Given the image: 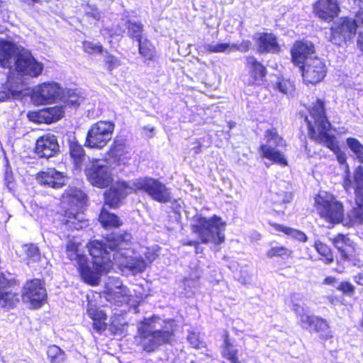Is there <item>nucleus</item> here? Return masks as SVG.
Wrapping results in <instances>:
<instances>
[{
  "label": "nucleus",
  "mask_w": 363,
  "mask_h": 363,
  "mask_svg": "<svg viewBox=\"0 0 363 363\" xmlns=\"http://www.w3.org/2000/svg\"><path fill=\"white\" fill-rule=\"evenodd\" d=\"M308 112L312 119H308V116L305 118L309 138L333 151L336 155L340 164H346V155L340 150L335 135L330 133L333 126L327 116L325 101L319 98L316 99L312 106L308 108Z\"/></svg>",
  "instance_id": "f257e3e1"
},
{
  "label": "nucleus",
  "mask_w": 363,
  "mask_h": 363,
  "mask_svg": "<svg viewBox=\"0 0 363 363\" xmlns=\"http://www.w3.org/2000/svg\"><path fill=\"white\" fill-rule=\"evenodd\" d=\"M111 186L123 199L129 194L141 192L158 203H165L172 200L170 189L165 184L150 177H139L133 180L130 184L124 181H118Z\"/></svg>",
  "instance_id": "f03ea898"
},
{
  "label": "nucleus",
  "mask_w": 363,
  "mask_h": 363,
  "mask_svg": "<svg viewBox=\"0 0 363 363\" xmlns=\"http://www.w3.org/2000/svg\"><path fill=\"white\" fill-rule=\"evenodd\" d=\"M342 187L347 193L354 190L355 206L347 213L343 225L352 228L363 224V167L359 165L354 171L352 179L349 173L344 175Z\"/></svg>",
  "instance_id": "7ed1b4c3"
},
{
  "label": "nucleus",
  "mask_w": 363,
  "mask_h": 363,
  "mask_svg": "<svg viewBox=\"0 0 363 363\" xmlns=\"http://www.w3.org/2000/svg\"><path fill=\"white\" fill-rule=\"evenodd\" d=\"M225 226V223L216 215L209 218L199 216L196 219V223L192 226V231L198 235L200 241L186 240L182 242V245L195 247H197L200 243L207 244L210 242L220 245L225 241V235L223 233Z\"/></svg>",
  "instance_id": "20e7f679"
},
{
  "label": "nucleus",
  "mask_w": 363,
  "mask_h": 363,
  "mask_svg": "<svg viewBox=\"0 0 363 363\" xmlns=\"http://www.w3.org/2000/svg\"><path fill=\"white\" fill-rule=\"evenodd\" d=\"M314 206L319 217L332 225L343 224L345 206L337 197L328 191L317 194L314 197Z\"/></svg>",
  "instance_id": "39448f33"
},
{
  "label": "nucleus",
  "mask_w": 363,
  "mask_h": 363,
  "mask_svg": "<svg viewBox=\"0 0 363 363\" xmlns=\"http://www.w3.org/2000/svg\"><path fill=\"white\" fill-rule=\"evenodd\" d=\"M116 125L111 121H98L87 130L84 145L90 149L101 150L111 141Z\"/></svg>",
  "instance_id": "423d86ee"
},
{
  "label": "nucleus",
  "mask_w": 363,
  "mask_h": 363,
  "mask_svg": "<svg viewBox=\"0 0 363 363\" xmlns=\"http://www.w3.org/2000/svg\"><path fill=\"white\" fill-rule=\"evenodd\" d=\"M330 242L338 253V265L347 262L357 267L363 266V260L357 252L355 243L350 238L348 234L337 233L330 239Z\"/></svg>",
  "instance_id": "0eeeda50"
},
{
  "label": "nucleus",
  "mask_w": 363,
  "mask_h": 363,
  "mask_svg": "<svg viewBox=\"0 0 363 363\" xmlns=\"http://www.w3.org/2000/svg\"><path fill=\"white\" fill-rule=\"evenodd\" d=\"M139 345L146 352L151 353L163 345L172 344L174 337V331L172 329L150 330L141 328L139 330Z\"/></svg>",
  "instance_id": "6e6552de"
},
{
  "label": "nucleus",
  "mask_w": 363,
  "mask_h": 363,
  "mask_svg": "<svg viewBox=\"0 0 363 363\" xmlns=\"http://www.w3.org/2000/svg\"><path fill=\"white\" fill-rule=\"evenodd\" d=\"M55 221L59 228L67 231L80 230L87 225L84 211L74 206H67L57 211Z\"/></svg>",
  "instance_id": "1a4fd4ad"
},
{
  "label": "nucleus",
  "mask_w": 363,
  "mask_h": 363,
  "mask_svg": "<svg viewBox=\"0 0 363 363\" xmlns=\"http://www.w3.org/2000/svg\"><path fill=\"white\" fill-rule=\"evenodd\" d=\"M18 289L19 281L16 279H9L0 272V308L10 310L17 306L21 300Z\"/></svg>",
  "instance_id": "9d476101"
},
{
  "label": "nucleus",
  "mask_w": 363,
  "mask_h": 363,
  "mask_svg": "<svg viewBox=\"0 0 363 363\" xmlns=\"http://www.w3.org/2000/svg\"><path fill=\"white\" fill-rule=\"evenodd\" d=\"M357 21L349 16H342L330 28V41L340 45L352 38L357 32Z\"/></svg>",
  "instance_id": "9b49d317"
},
{
  "label": "nucleus",
  "mask_w": 363,
  "mask_h": 363,
  "mask_svg": "<svg viewBox=\"0 0 363 363\" xmlns=\"http://www.w3.org/2000/svg\"><path fill=\"white\" fill-rule=\"evenodd\" d=\"M106 155L113 164L125 165L131 159V148L127 135L118 134L113 138Z\"/></svg>",
  "instance_id": "f8f14e48"
},
{
  "label": "nucleus",
  "mask_w": 363,
  "mask_h": 363,
  "mask_svg": "<svg viewBox=\"0 0 363 363\" xmlns=\"http://www.w3.org/2000/svg\"><path fill=\"white\" fill-rule=\"evenodd\" d=\"M103 294L106 301L116 306L130 304L133 298L128 288L118 279L106 284Z\"/></svg>",
  "instance_id": "ddd939ff"
},
{
  "label": "nucleus",
  "mask_w": 363,
  "mask_h": 363,
  "mask_svg": "<svg viewBox=\"0 0 363 363\" xmlns=\"http://www.w3.org/2000/svg\"><path fill=\"white\" fill-rule=\"evenodd\" d=\"M300 321L302 327L310 333H316L322 342H326L333 338V332L328 322L323 318L308 314H301Z\"/></svg>",
  "instance_id": "4468645a"
},
{
  "label": "nucleus",
  "mask_w": 363,
  "mask_h": 363,
  "mask_svg": "<svg viewBox=\"0 0 363 363\" xmlns=\"http://www.w3.org/2000/svg\"><path fill=\"white\" fill-rule=\"evenodd\" d=\"M22 296L28 299L33 308L43 306L48 299L44 281L40 279L27 280L23 286Z\"/></svg>",
  "instance_id": "2eb2a0df"
},
{
  "label": "nucleus",
  "mask_w": 363,
  "mask_h": 363,
  "mask_svg": "<svg viewBox=\"0 0 363 363\" xmlns=\"http://www.w3.org/2000/svg\"><path fill=\"white\" fill-rule=\"evenodd\" d=\"M301 71L303 80L306 84L315 85L322 82L327 74V67L325 62L318 57H313L304 65L299 67Z\"/></svg>",
  "instance_id": "dca6fc26"
},
{
  "label": "nucleus",
  "mask_w": 363,
  "mask_h": 363,
  "mask_svg": "<svg viewBox=\"0 0 363 363\" xmlns=\"http://www.w3.org/2000/svg\"><path fill=\"white\" fill-rule=\"evenodd\" d=\"M84 173L89 183L99 189L108 187L113 181L112 172L106 164L94 162L84 169Z\"/></svg>",
  "instance_id": "f3484780"
},
{
  "label": "nucleus",
  "mask_w": 363,
  "mask_h": 363,
  "mask_svg": "<svg viewBox=\"0 0 363 363\" xmlns=\"http://www.w3.org/2000/svg\"><path fill=\"white\" fill-rule=\"evenodd\" d=\"M87 248L92 258L93 264L99 272H107L112 267V262L107 252L105 242L100 240H91L87 243Z\"/></svg>",
  "instance_id": "a211bd4d"
},
{
  "label": "nucleus",
  "mask_w": 363,
  "mask_h": 363,
  "mask_svg": "<svg viewBox=\"0 0 363 363\" xmlns=\"http://www.w3.org/2000/svg\"><path fill=\"white\" fill-rule=\"evenodd\" d=\"M312 11L320 20L330 23L337 18L341 12L339 0H315L312 4Z\"/></svg>",
  "instance_id": "6ab92c4d"
},
{
  "label": "nucleus",
  "mask_w": 363,
  "mask_h": 363,
  "mask_svg": "<svg viewBox=\"0 0 363 363\" xmlns=\"http://www.w3.org/2000/svg\"><path fill=\"white\" fill-rule=\"evenodd\" d=\"M14 66L20 75L31 77H38L43 69V64L37 62L32 55L28 52L18 53L15 57Z\"/></svg>",
  "instance_id": "aec40b11"
},
{
  "label": "nucleus",
  "mask_w": 363,
  "mask_h": 363,
  "mask_svg": "<svg viewBox=\"0 0 363 363\" xmlns=\"http://www.w3.org/2000/svg\"><path fill=\"white\" fill-rule=\"evenodd\" d=\"M25 83L21 77L11 74L7 77L6 82L0 89V101L19 99L26 89Z\"/></svg>",
  "instance_id": "412c9836"
},
{
  "label": "nucleus",
  "mask_w": 363,
  "mask_h": 363,
  "mask_svg": "<svg viewBox=\"0 0 363 363\" xmlns=\"http://www.w3.org/2000/svg\"><path fill=\"white\" fill-rule=\"evenodd\" d=\"M315 48L311 41L298 40H296L290 50L291 61L294 65L300 67L309 59H312V55L315 54Z\"/></svg>",
  "instance_id": "4be33fe9"
},
{
  "label": "nucleus",
  "mask_w": 363,
  "mask_h": 363,
  "mask_svg": "<svg viewBox=\"0 0 363 363\" xmlns=\"http://www.w3.org/2000/svg\"><path fill=\"white\" fill-rule=\"evenodd\" d=\"M60 152V145L55 135L45 134L39 137L35 144L34 152L39 158H50Z\"/></svg>",
  "instance_id": "5701e85b"
},
{
  "label": "nucleus",
  "mask_w": 363,
  "mask_h": 363,
  "mask_svg": "<svg viewBox=\"0 0 363 363\" xmlns=\"http://www.w3.org/2000/svg\"><path fill=\"white\" fill-rule=\"evenodd\" d=\"M64 116L62 107L52 106L38 111H30L27 113L28 119L35 123L50 124L61 119Z\"/></svg>",
  "instance_id": "b1692460"
},
{
  "label": "nucleus",
  "mask_w": 363,
  "mask_h": 363,
  "mask_svg": "<svg viewBox=\"0 0 363 363\" xmlns=\"http://www.w3.org/2000/svg\"><path fill=\"white\" fill-rule=\"evenodd\" d=\"M245 67L250 77V85H259L265 81L267 75L266 66L258 60L254 55H247L245 57Z\"/></svg>",
  "instance_id": "393cba45"
},
{
  "label": "nucleus",
  "mask_w": 363,
  "mask_h": 363,
  "mask_svg": "<svg viewBox=\"0 0 363 363\" xmlns=\"http://www.w3.org/2000/svg\"><path fill=\"white\" fill-rule=\"evenodd\" d=\"M35 178L40 185L52 189H60L65 185V174L54 167L38 172Z\"/></svg>",
  "instance_id": "a878e982"
},
{
  "label": "nucleus",
  "mask_w": 363,
  "mask_h": 363,
  "mask_svg": "<svg viewBox=\"0 0 363 363\" xmlns=\"http://www.w3.org/2000/svg\"><path fill=\"white\" fill-rule=\"evenodd\" d=\"M256 45L259 53H279L281 46L277 36L271 32L259 33L256 38Z\"/></svg>",
  "instance_id": "bb28decb"
},
{
  "label": "nucleus",
  "mask_w": 363,
  "mask_h": 363,
  "mask_svg": "<svg viewBox=\"0 0 363 363\" xmlns=\"http://www.w3.org/2000/svg\"><path fill=\"white\" fill-rule=\"evenodd\" d=\"M132 238L131 235L127 231L121 233H111L104 237L106 247L111 251L119 252L125 249Z\"/></svg>",
  "instance_id": "cd10ccee"
},
{
  "label": "nucleus",
  "mask_w": 363,
  "mask_h": 363,
  "mask_svg": "<svg viewBox=\"0 0 363 363\" xmlns=\"http://www.w3.org/2000/svg\"><path fill=\"white\" fill-rule=\"evenodd\" d=\"M86 314L92 320V327L96 333L101 334L107 329V315L104 310L95 306H89Z\"/></svg>",
  "instance_id": "c85d7f7f"
},
{
  "label": "nucleus",
  "mask_w": 363,
  "mask_h": 363,
  "mask_svg": "<svg viewBox=\"0 0 363 363\" xmlns=\"http://www.w3.org/2000/svg\"><path fill=\"white\" fill-rule=\"evenodd\" d=\"M77 270L84 282L91 285L97 286L99 284L100 279L96 272H95L89 265V261L86 257H79Z\"/></svg>",
  "instance_id": "c756f323"
},
{
  "label": "nucleus",
  "mask_w": 363,
  "mask_h": 363,
  "mask_svg": "<svg viewBox=\"0 0 363 363\" xmlns=\"http://www.w3.org/2000/svg\"><path fill=\"white\" fill-rule=\"evenodd\" d=\"M38 96L43 103H54L61 94V89L57 83H43L38 87Z\"/></svg>",
  "instance_id": "7c9ffc66"
},
{
  "label": "nucleus",
  "mask_w": 363,
  "mask_h": 363,
  "mask_svg": "<svg viewBox=\"0 0 363 363\" xmlns=\"http://www.w3.org/2000/svg\"><path fill=\"white\" fill-rule=\"evenodd\" d=\"M259 152L262 159L269 160L272 163L279 164L281 167H286L289 164L287 158L283 152L267 144L260 145Z\"/></svg>",
  "instance_id": "2f4dec72"
},
{
  "label": "nucleus",
  "mask_w": 363,
  "mask_h": 363,
  "mask_svg": "<svg viewBox=\"0 0 363 363\" xmlns=\"http://www.w3.org/2000/svg\"><path fill=\"white\" fill-rule=\"evenodd\" d=\"M62 196L65 199L69 206L79 208V209H82L87 201L86 194L77 187L69 186L65 189Z\"/></svg>",
  "instance_id": "473e14b6"
},
{
  "label": "nucleus",
  "mask_w": 363,
  "mask_h": 363,
  "mask_svg": "<svg viewBox=\"0 0 363 363\" xmlns=\"http://www.w3.org/2000/svg\"><path fill=\"white\" fill-rule=\"evenodd\" d=\"M220 354L223 358L230 363H241L238 358V350L235 348L228 331H225L223 335Z\"/></svg>",
  "instance_id": "72a5a7b5"
},
{
  "label": "nucleus",
  "mask_w": 363,
  "mask_h": 363,
  "mask_svg": "<svg viewBox=\"0 0 363 363\" xmlns=\"http://www.w3.org/2000/svg\"><path fill=\"white\" fill-rule=\"evenodd\" d=\"M69 154L76 169H81L86 160V152L83 146L74 138L68 141Z\"/></svg>",
  "instance_id": "f704fd0d"
},
{
  "label": "nucleus",
  "mask_w": 363,
  "mask_h": 363,
  "mask_svg": "<svg viewBox=\"0 0 363 363\" xmlns=\"http://www.w3.org/2000/svg\"><path fill=\"white\" fill-rule=\"evenodd\" d=\"M138 52L144 62H154L157 59V50L153 43L147 38L138 42Z\"/></svg>",
  "instance_id": "c9c22d12"
},
{
  "label": "nucleus",
  "mask_w": 363,
  "mask_h": 363,
  "mask_svg": "<svg viewBox=\"0 0 363 363\" xmlns=\"http://www.w3.org/2000/svg\"><path fill=\"white\" fill-rule=\"evenodd\" d=\"M99 220L105 229L118 228L123 225L122 220L116 214L110 213L104 207L100 211Z\"/></svg>",
  "instance_id": "e433bc0d"
},
{
  "label": "nucleus",
  "mask_w": 363,
  "mask_h": 363,
  "mask_svg": "<svg viewBox=\"0 0 363 363\" xmlns=\"http://www.w3.org/2000/svg\"><path fill=\"white\" fill-rule=\"evenodd\" d=\"M14 53V45L8 40H0V67L11 68V60Z\"/></svg>",
  "instance_id": "4c0bfd02"
},
{
  "label": "nucleus",
  "mask_w": 363,
  "mask_h": 363,
  "mask_svg": "<svg viewBox=\"0 0 363 363\" xmlns=\"http://www.w3.org/2000/svg\"><path fill=\"white\" fill-rule=\"evenodd\" d=\"M268 224L276 231L283 233L284 234L290 236L291 238L298 240L301 242H306L308 240V237L306 233L300 230L284 226L283 225L269 221Z\"/></svg>",
  "instance_id": "58836bf2"
},
{
  "label": "nucleus",
  "mask_w": 363,
  "mask_h": 363,
  "mask_svg": "<svg viewBox=\"0 0 363 363\" xmlns=\"http://www.w3.org/2000/svg\"><path fill=\"white\" fill-rule=\"evenodd\" d=\"M266 256L269 259L279 258L286 261L293 259L294 251L284 245H276L269 247L266 252Z\"/></svg>",
  "instance_id": "ea45409f"
},
{
  "label": "nucleus",
  "mask_w": 363,
  "mask_h": 363,
  "mask_svg": "<svg viewBox=\"0 0 363 363\" xmlns=\"http://www.w3.org/2000/svg\"><path fill=\"white\" fill-rule=\"evenodd\" d=\"M128 325L125 318L121 314H113L111 316L108 330L113 335H121Z\"/></svg>",
  "instance_id": "a19ab883"
},
{
  "label": "nucleus",
  "mask_w": 363,
  "mask_h": 363,
  "mask_svg": "<svg viewBox=\"0 0 363 363\" xmlns=\"http://www.w3.org/2000/svg\"><path fill=\"white\" fill-rule=\"evenodd\" d=\"M313 246L318 254L320 256V259L325 264H329L333 262L334 255L329 245L320 240H316Z\"/></svg>",
  "instance_id": "79ce46f5"
},
{
  "label": "nucleus",
  "mask_w": 363,
  "mask_h": 363,
  "mask_svg": "<svg viewBox=\"0 0 363 363\" xmlns=\"http://www.w3.org/2000/svg\"><path fill=\"white\" fill-rule=\"evenodd\" d=\"M46 354L50 363H66L67 362L65 352L56 345H49Z\"/></svg>",
  "instance_id": "37998d69"
},
{
  "label": "nucleus",
  "mask_w": 363,
  "mask_h": 363,
  "mask_svg": "<svg viewBox=\"0 0 363 363\" xmlns=\"http://www.w3.org/2000/svg\"><path fill=\"white\" fill-rule=\"evenodd\" d=\"M27 264H33L40 260V252L37 245L26 243L22 246Z\"/></svg>",
  "instance_id": "c03bdc74"
},
{
  "label": "nucleus",
  "mask_w": 363,
  "mask_h": 363,
  "mask_svg": "<svg viewBox=\"0 0 363 363\" xmlns=\"http://www.w3.org/2000/svg\"><path fill=\"white\" fill-rule=\"evenodd\" d=\"M104 206H108L109 208H117L119 207L123 199L115 191V189L110 186L104 192Z\"/></svg>",
  "instance_id": "a18cd8bd"
},
{
  "label": "nucleus",
  "mask_w": 363,
  "mask_h": 363,
  "mask_svg": "<svg viewBox=\"0 0 363 363\" xmlns=\"http://www.w3.org/2000/svg\"><path fill=\"white\" fill-rule=\"evenodd\" d=\"M126 28L128 30V36L135 39L137 42L143 38V25L140 22L127 21Z\"/></svg>",
  "instance_id": "49530a36"
},
{
  "label": "nucleus",
  "mask_w": 363,
  "mask_h": 363,
  "mask_svg": "<svg viewBox=\"0 0 363 363\" xmlns=\"http://www.w3.org/2000/svg\"><path fill=\"white\" fill-rule=\"evenodd\" d=\"M264 138L267 143L274 142L276 147H286L287 144L284 138L281 136L276 128L267 129L264 133Z\"/></svg>",
  "instance_id": "de8ad7c7"
},
{
  "label": "nucleus",
  "mask_w": 363,
  "mask_h": 363,
  "mask_svg": "<svg viewBox=\"0 0 363 363\" xmlns=\"http://www.w3.org/2000/svg\"><path fill=\"white\" fill-rule=\"evenodd\" d=\"M346 143L350 150L356 155L357 160L363 163V145L355 138L350 137L346 139Z\"/></svg>",
  "instance_id": "09e8293b"
},
{
  "label": "nucleus",
  "mask_w": 363,
  "mask_h": 363,
  "mask_svg": "<svg viewBox=\"0 0 363 363\" xmlns=\"http://www.w3.org/2000/svg\"><path fill=\"white\" fill-rule=\"evenodd\" d=\"M82 49L84 52L89 55H101L104 52V47L101 43H94L87 40L82 42Z\"/></svg>",
  "instance_id": "8fccbe9b"
},
{
  "label": "nucleus",
  "mask_w": 363,
  "mask_h": 363,
  "mask_svg": "<svg viewBox=\"0 0 363 363\" xmlns=\"http://www.w3.org/2000/svg\"><path fill=\"white\" fill-rule=\"evenodd\" d=\"M80 243L76 242L73 240H69L66 245V253L67 257L70 260H76L78 262L79 257H86L84 255L79 254V247Z\"/></svg>",
  "instance_id": "3c124183"
},
{
  "label": "nucleus",
  "mask_w": 363,
  "mask_h": 363,
  "mask_svg": "<svg viewBox=\"0 0 363 363\" xmlns=\"http://www.w3.org/2000/svg\"><path fill=\"white\" fill-rule=\"evenodd\" d=\"M276 89L284 94H292L295 91V85L289 79H279L276 82Z\"/></svg>",
  "instance_id": "603ef678"
},
{
  "label": "nucleus",
  "mask_w": 363,
  "mask_h": 363,
  "mask_svg": "<svg viewBox=\"0 0 363 363\" xmlns=\"http://www.w3.org/2000/svg\"><path fill=\"white\" fill-rule=\"evenodd\" d=\"M64 104L68 106H79L81 96L75 89H68L65 95Z\"/></svg>",
  "instance_id": "864d4df0"
},
{
  "label": "nucleus",
  "mask_w": 363,
  "mask_h": 363,
  "mask_svg": "<svg viewBox=\"0 0 363 363\" xmlns=\"http://www.w3.org/2000/svg\"><path fill=\"white\" fill-rule=\"evenodd\" d=\"M336 289L340 291L342 295L345 296L352 297L355 294L354 286L348 281H341L336 287Z\"/></svg>",
  "instance_id": "5fc2aeb1"
},
{
  "label": "nucleus",
  "mask_w": 363,
  "mask_h": 363,
  "mask_svg": "<svg viewBox=\"0 0 363 363\" xmlns=\"http://www.w3.org/2000/svg\"><path fill=\"white\" fill-rule=\"evenodd\" d=\"M4 180L6 186L9 189V191L13 190L15 188V179L13 177L12 169L9 163H7L6 165Z\"/></svg>",
  "instance_id": "6e6d98bb"
},
{
  "label": "nucleus",
  "mask_w": 363,
  "mask_h": 363,
  "mask_svg": "<svg viewBox=\"0 0 363 363\" xmlns=\"http://www.w3.org/2000/svg\"><path fill=\"white\" fill-rule=\"evenodd\" d=\"M106 69L111 72L121 65L120 60L112 54H108L104 60Z\"/></svg>",
  "instance_id": "4d7b16f0"
},
{
  "label": "nucleus",
  "mask_w": 363,
  "mask_h": 363,
  "mask_svg": "<svg viewBox=\"0 0 363 363\" xmlns=\"http://www.w3.org/2000/svg\"><path fill=\"white\" fill-rule=\"evenodd\" d=\"M187 341L194 349H201L203 347V342L201 340L199 334L194 331H191L187 335Z\"/></svg>",
  "instance_id": "13d9d810"
},
{
  "label": "nucleus",
  "mask_w": 363,
  "mask_h": 363,
  "mask_svg": "<svg viewBox=\"0 0 363 363\" xmlns=\"http://www.w3.org/2000/svg\"><path fill=\"white\" fill-rule=\"evenodd\" d=\"M206 50L209 52H224L227 50H232V44L221 43L216 45H208Z\"/></svg>",
  "instance_id": "bf43d9fd"
},
{
  "label": "nucleus",
  "mask_w": 363,
  "mask_h": 363,
  "mask_svg": "<svg viewBox=\"0 0 363 363\" xmlns=\"http://www.w3.org/2000/svg\"><path fill=\"white\" fill-rule=\"evenodd\" d=\"M252 46V44L250 40H242L239 44H232V50L247 52L251 50Z\"/></svg>",
  "instance_id": "052dcab7"
},
{
  "label": "nucleus",
  "mask_w": 363,
  "mask_h": 363,
  "mask_svg": "<svg viewBox=\"0 0 363 363\" xmlns=\"http://www.w3.org/2000/svg\"><path fill=\"white\" fill-rule=\"evenodd\" d=\"M278 196L281 197L280 200L276 201V203L282 204V203H289L291 202L293 200V193L291 191H283L280 194H277Z\"/></svg>",
  "instance_id": "680f3d73"
},
{
  "label": "nucleus",
  "mask_w": 363,
  "mask_h": 363,
  "mask_svg": "<svg viewBox=\"0 0 363 363\" xmlns=\"http://www.w3.org/2000/svg\"><path fill=\"white\" fill-rule=\"evenodd\" d=\"M355 21H357V27L362 28L363 27V9H360L355 13Z\"/></svg>",
  "instance_id": "e2e57ef3"
},
{
  "label": "nucleus",
  "mask_w": 363,
  "mask_h": 363,
  "mask_svg": "<svg viewBox=\"0 0 363 363\" xmlns=\"http://www.w3.org/2000/svg\"><path fill=\"white\" fill-rule=\"evenodd\" d=\"M327 300L328 301V302L330 304H333V305H336L337 303H342L340 298L337 296H333V295L328 296H327Z\"/></svg>",
  "instance_id": "0e129e2a"
},
{
  "label": "nucleus",
  "mask_w": 363,
  "mask_h": 363,
  "mask_svg": "<svg viewBox=\"0 0 363 363\" xmlns=\"http://www.w3.org/2000/svg\"><path fill=\"white\" fill-rule=\"evenodd\" d=\"M357 45L358 48L363 52V30L358 33Z\"/></svg>",
  "instance_id": "69168bd1"
},
{
  "label": "nucleus",
  "mask_w": 363,
  "mask_h": 363,
  "mask_svg": "<svg viewBox=\"0 0 363 363\" xmlns=\"http://www.w3.org/2000/svg\"><path fill=\"white\" fill-rule=\"evenodd\" d=\"M337 281V279L333 276L326 277L323 281V284L326 285H333Z\"/></svg>",
  "instance_id": "338daca9"
},
{
  "label": "nucleus",
  "mask_w": 363,
  "mask_h": 363,
  "mask_svg": "<svg viewBox=\"0 0 363 363\" xmlns=\"http://www.w3.org/2000/svg\"><path fill=\"white\" fill-rule=\"evenodd\" d=\"M354 281L358 285L363 286V274L359 273L354 277Z\"/></svg>",
  "instance_id": "774afa93"
}]
</instances>
